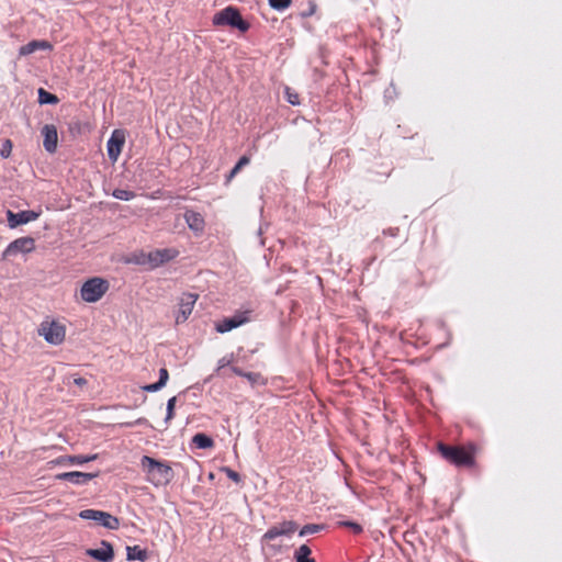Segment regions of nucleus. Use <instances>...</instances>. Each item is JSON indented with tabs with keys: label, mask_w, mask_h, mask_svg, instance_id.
Instances as JSON below:
<instances>
[{
	"label": "nucleus",
	"mask_w": 562,
	"mask_h": 562,
	"mask_svg": "<svg viewBox=\"0 0 562 562\" xmlns=\"http://www.w3.org/2000/svg\"><path fill=\"white\" fill-rule=\"evenodd\" d=\"M199 295L194 293H183L179 299V310L176 315V323L182 324L184 323L189 316L191 315L195 302L198 301Z\"/></svg>",
	"instance_id": "obj_8"
},
{
	"label": "nucleus",
	"mask_w": 562,
	"mask_h": 562,
	"mask_svg": "<svg viewBox=\"0 0 562 562\" xmlns=\"http://www.w3.org/2000/svg\"><path fill=\"white\" fill-rule=\"evenodd\" d=\"M341 525L350 528L355 533H361L363 530L359 524L353 522V521H344V522H341Z\"/></svg>",
	"instance_id": "obj_34"
},
{
	"label": "nucleus",
	"mask_w": 562,
	"mask_h": 562,
	"mask_svg": "<svg viewBox=\"0 0 562 562\" xmlns=\"http://www.w3.org/2000/svg\"><path fill=\"white\" fill-rule=\"evenodd\" d=\"M42 135L44 137L43 146L46 151L53 154L57 149L58 134L57 128L53 124H46L42 128Z\"/></svg>",
	"instance_id": "obj_14"
},
{
	"label": "nucleus",
	"mask_w": 562,
	"mask_h": 562,
	"mask_svg": "<svg viewBox=\"0 0 562 562\" xmlns=\"http://www.w3.org/2000/svg\"><path fill=\"white\" fill-rule=\"evenodd\" d=\"M177 398L176 396L171 397L167 402V415H166V422H169L175 416V406H176Z\"/></svg>",
	"instance_id": "obj_29"
},
{
	"label": "nucleus",
	"mask_w": 562,
	"mask_h": 562,
	"mask_svg": "<svg viewBox=\"0 0 562 562\" xmlns=\"http://www.w3.org/2000/svg\"><path fill=\"white\" fill-rule=\"evenodd\" d=\"M56 477L60 479V480H70V472H65V473H61V474H57Z\"/></svg>",
	"instance_id": "obj_39"
},
{
	"label": "nucleus",
	"mask_w": 562,
	"mask_h": 562,
	"mask_svg": "<svg viewBox=\"0 0 562 562\" xmlns=\"http://www.w3.org/2000/svg\"><path fill=\"white\" fill-rule=\"evenodd\" d=\"M297 529V525L292 520L282 521L270 527L263 535L265 540H273L280 536H290Z\"/></svg>",
	"instance_id": "obj_12"
},
{
	"label": "nucleus",
	"mask_w": 562,
	"mask_h": 562,
	"mask_svg": "<svg viewBox=\"0 0 562 562\" xmlns=\"http://www.w3.org/2000/svg\"><path fill=\"white\" fill-rule=\"evenodd\" d=\"M168 379H169L168 370H167L166 368H161V369L159 370V380L157 381V382H158V384H159L161 387H164V386L166 385V383H167Z\"/></svg>",
	"instance_id": "obj_32"
},
{
	"label": "nucleus",
	"mask_w": 562,
	"mask_h": 562,
	"mask_svg": "<svg viewBox=\"0 0 562 562\" xmlns=\"http://www.w3.org/2000/svg\"><path fill=\"white\" fill-rule=\"evenodd\" d=\"M311 552H312L311 549L306 544H302L295 551V560H296V562H315L314 559H310L308 558Z\"/></svg>",
	"instance_id": "obj_22"
},
{
	"label": "nucleus",
	"mask_w": 562,
	"mask_h": 562,
	"mask_svg": "<svg viewBox=\"0 0 562 562\" xmlns=\"http://www.w3.org/2000/svg\"><path fill=\"white\" fill-rule=\"evenodd\" d=\"M100 474V471H95V472H80V471H72V484H77V485H81V484H86L88 483L89 481H91L92 479L99 476Z\"/></svg>",
	"instance_id": "obj_18"
},
{
	"label": "nucleus",
	"mask_w": 562,
	"mask_h": 562,
	"mask_svg": "<svg viewBox=\"0 0 562 562\" xmlns=\"http://www.w3.org/2000/svg\"><path fill=\"white\" fill-rule=\"evenodd\" d=\"M147 420L145 418H138L135 424H145ZM134 423H126L125 426H133Z\"/></svg>",
	"instance_id": "obj_41"
},
{
	"label": "nucleus",
	"mask_w": 562,
	"mask_h": 562,
	"mask_svg": "<svg viewBox=\"0 0 562 562\" xmlns=\"http://www.w3.org/2000/svg\"><path fill=\"white\" fill-rule=\"evenodd\" d=\"M231 363V360L227 359L226 357L222 358L220 361H218V368L217 370H221L223 369L225 366Z\"/></svg>",
	"instance_id": "obj_37"
},
{
	"label": "nucleus",
	"mask_w": 562,
	"mask_h": 562,
	"mask_svg": "<svg viewBox=\"0 0 562 562\" xmlns=\"http://www.w3.org/2000/svg\"><path fill=\"white\" fill-rule=\"evenodd\" d=\"M179 256V251L175 248L155 249L147 255H143L142 263H149L151 268H157Z\"/></svg>",
	"instance_id": "obj_5"
},
{
	"label": "nucleus",
	"mask_w": 562,
	"mask_h": 562,
	"mask_svg": "<svg viewBox=\"0 0 562 562\" xmlns=\"http://www.w3.org/2000/svg\"><path fill=\"white\" fill-rule=\"evenodd\" d=\"M140 468L148 482L155 486L167 485L173 479V471L167 462L158 461L151 457L144 456L140 459Z\"/></svg>",
	"instance_id": "obj_2"
},
{
	"label": "nucleus",
	"mask_w": 562,
	"mask_h": 562,
	"mask_svg": "<svg viewBox=\"0 0 562 562\" xmlns=\"http://www.w3.org/2000/svg\"><path fill=\"white\" fill-rule=\"evenodd\" d=\"M35 249V239L30 236L20 237L11 241L2 254V258L15 256L19 252L29 254Z\"/></svg>",
	"instance_id": "obj_7"
},
{
	"label": "nucleus",
	"mask_w": 562,
	"mask_h": 562,
	"mask_svg": "<svg viewBox=\"0 0 562 562\" xmlns=\"http://www.w3.org/2000/svg\"><path fill=\"white\" fill-rule=\"evenodd\" d=\"M109 282L105 279L94 277L87 280L80 289V297L87 303L98 302L109 290Z\"/></svg>",
	"instance_id": "obj_4"
},
{
	"label": "nucleus",
	"mask_w": 562,
	"mask_h": 562,
	"mask_svg": "<svg viewBox=\"0 0 562 562\" xmlns=\"http://www.w3.org/2000/svg\"><path fill=\"white\" fill-rule=\"evenodd\" d=\"M79 516L82 519H92L95 521L98 516H103V515H102V510L85 509V510L80 512Z\"/></svg>",
	"instance_id": "obj_26"
},
{
	"label": "nucleus",
	"mask_w": 562,
	"mask_h": 562,
	"mask_svg": "<svg viewBox=\"0 0 562 562\" xmlns=\"http://www.w3.org/2000/svg\"><path fill=\"white\" fill-rule=\"evenodd\" d=\"M232 372H233L234 374H236V375L244 376V378H245V374H246V372H245V371H243V370H241L240 368H238V367H233V368H232Z\"/></svg>",
	"instance_id": "obj_38"
},
{
	"label": "nucleus",
	"mask_w": 562,
	"mask_h": 562,
	"mask_svg": "<svg viewBox=\"0 0 562 562\" xmlns=\"http://www.w3.org/2000/svg\"><path fill=\"white\" fill-rule=\"evenodd\" d=\"M249 161H250L249 157L243 156L239 158L238 162L235 165V167L233 169H235V171L239 172L244 166L249 164Z\"/></svg>",
	"instance_id": "obj_35"
},
{
	"label": "nucleus",
	"mask_w": 562,
	"mask_h": 562,
	"mask_svg": "<svg viewBox=\"0 0 562 562\" xmlns=\"http://www.w3.org/2000/svg\"><path fill=\"white\" fill-rule=\"evenodd\" d=\"M86 554L98 560L99 562H112L114 559V550L110 542L101 541L98 549H87Z\"/></svg>",
	"instance_id": "obj_13"
},
{
	"label": "nucleus",
	"mask_w": 562,
	"mask_h": 562,
	"mask_svg": "<svg viewBox=\"0 0 562 562\" xmlns=\"http://www.w3.org/2000/svg\"><path fill=\"white\" fill-rule=\"evenodd\" d=\"M284 93H285L286 101L289 103H291L292 105L300 104V95H299V93H296L295 91H293L289 87L285 88Z\"/></svg>",
	"instance_id": "obj_25"
},
{
	"label": "nucleus",
	"mask_w": 562,
	"mask_h": 562,
	"mask_svg": "<svg viewBox=\"0 0 562 562\" xmlns=\"http://www.w3.org/2000/svg\"><path fill=\"white\" fill-rule=\"evenodd\" d=\"M127 559L144 562L148 559V553L139 546L127 547Z\"/></svg>",
	"instance_id": "obj_20"
},
{
	"label": "nucleus",
	"mask_w": 562,
	"mask_h": 562,
	"mask_svg": "<svg viewBox=\"0 0 562 562\" xmlns=\"http://www.w3.org/2000/svg\"><path fill=\"white\" fill-rule=\"evenodd\" d=\"M125 144V135L122 131L115 130L106 144L108 155L112 161H116Z\"/></svg>",
	"instance_id": "obj_11"
},
{
	"label": "nucleus",
	"mask_w": 562,
	"mask_h": 562,
	"mask_svg": "<svg viewBox=\"0 0 562 562\" xmlns=\"http://www.w3.org/2000/svg\"><path fill=\"white\" fill-rule=\"evenodd\" d=\"M37 93L40 104H56L59 101L56 94L46 91L44 88H40Z\"/></svg>",
	"instance_id": "obj_21"
},
{
	"label": "nucleus",
	"mask_w": 562,
	"mask_h": 562,
	"mask_svg": "<svg viewBox=\"0 0 562 562\" xmlns=\"http://www.w3.org/2000/svg\"><path fill=\"white\" fill-rule=\"evenodd\" d=\"M112 195L115 199L123 200V201H128V200H132L135 198V193L133 191L124 190V189H115L113 191Z\"/></svg>",
	"instance_id": "obj_23"
},
{
	"label": "nucleus",
	"mask_w": 562,
	"mask_h": 562,
	"mask_svg": "<svg viewBox=\"0 0 562 562\" xmlns=\"http://www.w3.org/2000/svg\"><path fill=\"white\" fill-rule=\"evenodd\" d=\"M245 378L249 381L251 385L265 384V379L260 373L257 372H246Z\"/></svg>",
	"instance_id": "obj_24"
},
{
	"label": "nucleus",
	"mask_w": 562,
	"mask_h": 562,
	"mask_svg": "<svg viewBox=\"0 0 562 562\" xmlns=\"http://www.w3.org/2000/svg\"><path fill=\"white\" fill-rule=\"evenodd\" d=\"M103 516H98L97 522L100 526H103L110 530H116L120 527V520L119 518L112 516L111 514L106 512H102Z\"/></svg>",
	"instance_id": "obj_17"
},
{
	"label": "nucleus",
	"mask_w": 562,
	"mask_h": 562,
	"mask_svg": "<svg viewBox=\"0 0 562 562\" xmlns=\"http://www.w3.org/2000/svg\"><path fill=\"white\" fill-rule=\"evenodd\" d=\"M64 460L70 461V457H64V458L57 459L55 461H52V463H59L60 461H64Z\"/></svg>",
	"instance_id": "obj_43"
},
{
	"label": "nucleus",
	"mask_w": 562,
	"mask_h": 562,
	"mask_svg": "<svg viewBox=\"0 0 562 562\" xmlns=\"http://www.w3.org/2000/svg\"><path fill=\"white\" fill-rule=\"evenodd\" d=\"M292 3V0H269V4L279 11L288 9Z\"/></svg>",
	"instance_id": "obj_27"
},
{
	"label": "nucleus",
	"mask_w": 562,
	"mask_h": 562,
	"mask_svg": "<svg viewBox=\"0 0 562 562\" xmlns=\"http://www.w3.org/2000/svg\"><path fill=\"white\" fill-rule=\"evenodd\" d=\"M66 328L56 322L42 323L38 328V335L52 345H58L65 339Z\"/></svg>",
	"instance_id": "obj_6"
},
{
	"label": "nucleus",
	"mask_w": 562,
	"mask_h": 562,
	"mask_svg": "<svg viewBox=\"0 0 562 562\" xmlns=\"http://www.w3.org/2000/svg\"><path fill=\"white\" fill-rule=\"evenodd\" d=\"M97 454L92 456H72V464H83L86 462H89L91 460L97 459Z\"/></svg>",
	"instance_id": "obj_31"
},
{
	"label": "nucleus",
	"mask_w": 562,
	"mask_h": 562,
	"mask_svg": "<svg viewBox=\"0 0 562 562\" xmlns=\"http://www.w3.org/2000/svg\"><path fill=\"white\" fill-rule=\"evenodd\" d=\"M212 23L215 26H231L241 33L249 30L250 24L245 21L239 10L233 5L226 7L213 15Z\"/></svg>",
	"instance_id": "obj_3"
},
{
	"label": "nucleus",
	"mask_w": 562,
	"mask_h": 562,
	"mask_svg": "<svg viewBox=\"0 0 562 562\" xmlns=\"http://www.w3.org/2000/svg\"><path fill=\"white\" fill-rule=\"evenodd\" d=\"M12 151V142L10 139H4L1 144L0 156L2 158H8Z\"/></svg>",
	"instance_id": "obj_28"
},
{
	"label": "nucleus",
	"mask_w": 562,
	"mask_h": 562,
	"mask_svg": "<svg viewBox=\"0 0 562 562\" xmlns=\"http://www.w3.org/2000/svg\"><path fill=\"white\" fill-rule=\"evenodd\" d=\"M184 218L189 228L193 232L201 233L204 229V218L200 213L194 211H187Z\"/></svg>",
	"instance_id": "obj_15"
},
{
	"label": "nucleus",
	"mask_w": 562,
	"mask_h": 562,
	"mask_svg": "<svg viewBox=\"0 0 562 562\" xmlns=\"http://www.w3.org/2000/svg\"><path fill=\"white\" fill-rule=\"evenodd\" d=\"M192 442L200 449H210L214 446L213 439L202 432L195 434L192 438Z\"/></svg>",
	"instance_id": "obj_19"
},
{
	"label": "nucleus",
	"mask_w": 562,
	"mask_h": 562,
	"mask_svg": "<svg viewBox=\"0 0 562 562\" xmlns=\"http://www.w3.org/2000/svg\"><path fill=\"white\" fill-rule=\"evenodd\" d=\"M238 172L235 171V169H232L228 177H227V180L231 181Z\"/></svg>",
	"instance_id": "obj_42"
},
{
	"label": "nucleus",
	"mask_w": 562,
	"mask_h": 562,
	"mask_svg": "<svg viewBox=\"0 0 562 562\" xmlns=\"http://www.w3.org/2000/svg\"><path fill=\"white\" fill-rule=\"evenodd\" d=\"M249 312H243L235 314L232 317L224 318L223 321L216 323L215 329L217 333L224 334L234 328L241 326L243 324L249 321L248 317Z\"/></svg>",
	"instance_id": "obj_10"
},
{
	"label": "nucleus",
	"mask_w": 562,
	"mask_h": 562,
	"mask_svg": "<svg viewBox=\"0 0 562 562\" xmlns=\"http://www.w3.org/2000/svg\"><path fill=\"white\" fill-rule=\"evenodd\" d=\"M38 216L40 212L33 210L20 211L18 213L10 210L7 211V221L11 228L35 221Z\"/></svg>",
	"instance_id": "obj_9"
},
{
	"label": "nucleus",
	"mask_w": 562,
	"mask_h": 562,
	"mask_svg": "<svg viewBox=\"0 0 562 562\" xmlns=\"http://www.w3.org/2000/svg\"><path fill=\"white\" fill-rule=\"evenodd\" d=\"M322 529V526L319 525H315V524H310V525H305L301 530H300V536H306L308 533H316L318 532L319 530Z\"/></svg>",
	"instance_id": "obj_30"
},
{
	"label": "nucleus",
	"mask_w": 562,
	"mask_h": 562,
	"mask_svg": "<svg viewBox=\"0 0 562 562\" xmlns=\"http://www.w3.org/2000/svg\"><path fill=\"white\" fill-rule=\"evenodd\" d=\"M160 389H162V387L158 384V382L143 386V390L146 392H157Z\"/></svg>",
	"instance_id": "obj_36"
},
{
	"label": "nucleus",
	"mask_w": 562,
	"mask_h": 562,
	"mask_svg": "<svg viewBox=\"0 0 562 562\" xmlns=\"http://www.w3.org/2000/svg\"><path fill=\"white\" fill-rule=\"evenodd\" d=\"M50 48V44L47 41H38L34 40L29 42L27 44L20 47V55L26 56L38 49H47Z\"/></svg>",
	"instance_id": "obj_16"
},
{
	"label": "nucleus",
	"mask_w": 562,
	"mask_h": 562,
	"mask_svg": "<svg viewBox=\"0 0 562 562\" xmlns=\"http://www.w3.org/2000/svg\"><path fill=\"white\" fill-rule=\"evenodd\" d=\"M75 384L79 385V386H82L87 383L86 379L83 378H78V379H75Z\"/></svg>",
	"instance_id": "obj_40"
},
{
	"label": "nucleus",
	"mask_w": 562,
	"mask_h": 562,
	"mask_svg": "<svg viewBox=\"0 0 562 562\" xmlns=\"http://www.w3.org/2000/svg\"><path fill=\"white\" fill-rule=\"evenodd\" d=\"M437 449L447 462L458 468L473 467L479 451V447L474 442H468L460 446L438 442Z\"/></svg>",
	"instance_id": "obj_1"
},
{
	"label": "nucleus",
	"mask_w": 562,
	"mask_h": 562,
	"mask_svg": "<svg viewBox=\"0 0 562 562\" xmlns=\"http://www.w3.org/2000/svg\"><path fill=\"white\" fill-rule=\"evenodd\" d=\"M223 471L226 473L227 477L231 479L232 481H234L235 483L240 482V480H241L240 475L236 471H234L229 468H224Z\"/></svg>",
	"instance_id": "obj_33"
}]
</instances>
